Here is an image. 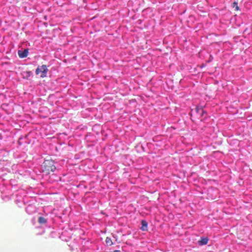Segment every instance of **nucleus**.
Returning <instances> with one entry per match:
<instances>
[{
	"instance_id": "obj_1",
	"label": "nucleus",
	"mask_w": 252,
	"mask_h": 252,
	"mask_svg": "<svg viewBox=\"0 0 252 252\" xmlns=\"http://www.w3.org/2000/svg\"><path fill=\"white\" fill-rule=\"evenodd\" d=\"M48 69L46 65L38 66L35 70V73L39 77L44 78L47 77Z\"/></svg>"
},
{
	"instance_id": "obj_2",
	"label": "nucleus",
	"mask_w": 252,
	"mask_h": 252,
	"mask_svg": "<svg viewBox=\"0 0 252 252\" xmlns=\"http://www.w3.org/2000/svg\"><path fill=\"white\" fill-rule=\"evenodd\" d=\"M54 164V161L53 160H45L43 162V166L45 169L48 171V169H50L51 166Z\"/></svg>"
},
{
	"instance_id": "obj_3",
	"label": "nucleus",
	"mask_w": 252,
	"mask_h": 252,
	"mask_svg": "<svg viewBox=\"0 0 252 252\" xmlns=\"http://www.w3.org/2000/svg\"><path fill=\"white\" fill-rule=\"evenodd\" d=\"M194 111L198 114L200 117H203L205 114H207L206 111H204L199 106H196Z\"/></svg>"
},
{
	"instance_id": "obj_4",
	"label": "nucleus",
	"mask_w": 252,
	"mask_h": 252,
	"mask_svg": "<svg viewBox=\"0 0 252 252\" xmlns=\"http://www.w3.org/2000/svg\"><path fill=\"white\" fill-rule=\"evenodd\" d=\"M29 54V49H25L24 51L18 50V55L20 58H26Z\"/></svg>"
},
{
	"instance_id": "obj_5",
	"label": "nucleus",
	"mask_w": 252,
	"mask_h": 252,
	"mask_svg": "<svg viewBox=\"0 0 252 252\" xmlns=\"http://www.w3.org/2000/svg\"><path fill=\"white\" fill-rule=\"evenodd\" d=\"M47 215L43 216H39L37 218V221L40 224H45L47 222Z\"/></svg>"
},
{
	"instance_id": "obj_6",
	"label": "nucleus",
	"mask_w": 252,
	"mask_h": 252,
	"mask_svg": "<svg viewBox=\"0 0 252 252\" xmlns=\"http://www.w3.org/2000/svg\"><path fill=\"white\" fill-rule=\"evenodd\" d=\"M35 211L34 206L32 205H29L26 208V211L29 214H32Z\"/></svg>"
},
{
	"instance_id": "obj_7",
	"label": "nucleus",
	"mask_w": 252,
	"mask_h": 252,
	"mask_svg": "<svg viewBox=\"0 0 252 252\" xmlns=\"http://www.w3.org/2000/svg\"><path fill=\"white\" fill-rule=\"evenodd\" d=\"M141 227L140 228L141 230L143 231H146L148 230V222L146 220H142L141 221Z\"/></svg>"
},
{
	"instance_id": "obj_8",
	"label": "nucleus",
	"mask_w": 252,
	"mask_h": 252,
	"mask_svg": "<svg viewBox=\"0 0 252 252\" xmlns=\"http://www.w3.org/2000/svg\"><path fill=\"white\" fill-rule=\"evenodd\" d=\"M208 240L209 239L207 237H201L200 240L198 241V244L200 246H203L207 244Z\"/></svg>"
},
{
	"instance_id": "obj_9",
	"label": "nucleus",
	"mask_w": 252,
	"mask_h": 252,
	"mask_svg": "<svg viewBox=\"0 0 252 252\" xmlns=\"http://www.w3.org/2000/svg\"><path fill=\"white\" fill-rule=\"evenodd\" d=\"M105 242L107 245L111 246L113 245V242L110 238L107 237L105 239Z\"/></svg>"
},
{
	"instance_id": "obj_10",
	"label": "nucleus",
	"mask_w": 252,
	"mask_h": 252,
	"mask_svg": "<svg viewBox=\"0 0 252 252\" xmlns=\"http://www.w3.org/2000/svg\"><path fill=\"white\" fill-rule=\"evenodd\" d=\"M56 166L54 165V164H53V165L51 166V168L50 169H48V171L50 172H54L56 170Z\"/></svg>"
},
{
	"instance_id": "obj_11",
	"label": "nucleus",
	"mask_w": 252,
	"mask_h": 252,
	"mask_svg": "<svg viewBox=\"0 0 252 252\" xmlns=\"http://www.w3.org/2000/svg\"><path fill=\"white\" fill-rule=\"evenodd\" d=\"M26 74H27V75H26L27 77H30L32 76V75H33V73L32 71L27 72Z\"/></svg>"
},
{
	"instance_id": "obj_12",
	"label": "nucleus",
	"mask_w": 252,
	"mask_h": 252,
	"mask_svg": "<svg viewBox=\"0 0 252 252\" xmlns=\"http://www.w3.org/2000/svg\"><path fill=\"white\" fill-rule=\"evenodd\" d=\"M213 57L212 56V55H210V57H209V60L208 61H207L208 63H210L211 62H212L213 60Z\"/></svg>"
},
{
	"instance_id": "obj_13",
	"label": "nucleus",
	"mask_w": 252,
	"mask_h": 252,
	"mask_svg": "<svg viewBox=\"0 0 252 252\" xmlns=\"http://www.w3.org/2000/svg\"><path fill=\"white\" fill-rule=\"evenodd\" d=\"M113 252H121V251L119 250H115Z\"/></svg>"
},
{
	"instance_id": "obj_14",
	"label": "nucleus",
	"mask_w": 252,
	"mask_h": 252,
	"mask_svg": "<svg viewBox=\"0 0 252 252\" xmlns=\"http://www.w3.org/2000/svg\"><path fill=\"white\" fill-rule=\"evenodd\" d=\"M218 83V81L217 80H216V82L215 83L217 84Z\"/></svg>"
},
{
	"instance_id": "obj_15",
	"label": "nucleus",
	"mask_w": 252,
	"mask_h": 252,
	"mask_svg": "<svg viewBox=\"0 0 252 252\" xmlns=\"http://www.w3.org/2000/svg\"><path fill=\"white\" fill-rule=\"evenodd\" d=\"M239 9V7L238 6H236V9L238 10Z\"/></svg>"
},
{
	"instance_id": "obj_16",
	"label": "nucleus",
	"mask_w": 252,
	"mask_h": 252,
	"mask_svg": "<svg viewBox=\"0 0 252 252\" xmlns=\"http://www.w3.org/2000/svg\"><path fill=\"white\" fill-rule=\"evenodd\" d=\"M234 4H236V5L237 4V3H236V2H234Z\"/></svg>"
},
{
	"instance_id": "obj_17",
	"label": "nucleus",
	"mask_w": 252,
	"mask_h": 252,
	"mask_svg": "<svg viewBox=\"0 0 252 252\" xmlns=\"http://www.w3.org/2000/svg\"><path fill=\"white\" fill-rule=\"evenodd\" d=\"M169 80H170V81H173V80H171V79H170Z\"/></svg>"
}]
</instances>
